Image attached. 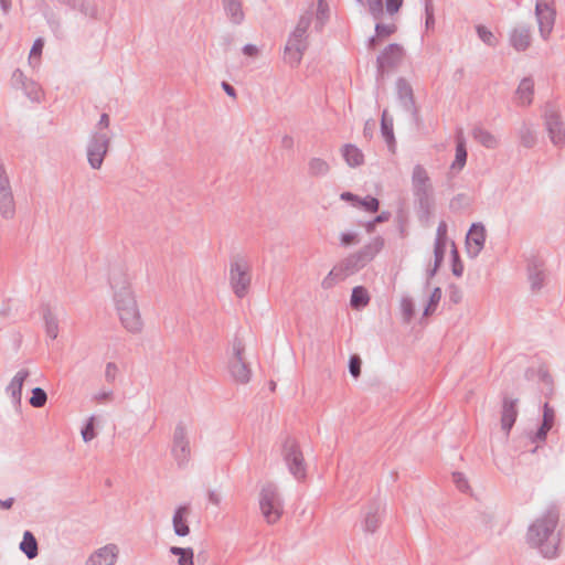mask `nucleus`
<instances>
[{"instance_id": "nucleus-1", "label": "nucleus", "mask_w": 565, "mask_h": 565, "mask_svg": "<svg viewBox=\"0 0 565 565\" xmlns=\"http://www.w3.org/2000/svg\"><path fill=\"white\" fill-rule=\"evenodd\" d=\"M559 514L555 509H547L536 515L527 525L525 542L542 557L554 559L559 554L561 533Z\"/></svg>"}, {"instance_id": "nucleus-2", "label": "nucleus", "mask_w": 565, "mask_h": 565, "mask_svg": "<svg viewBox=\"0 0 565 565\" xmlns=\"http://www.w3.org/2000/svg\"><path fill=\"white\" fill-rule=\"evenodd\" d=\"M441 299V289L431 286L429 281L423 286L414 296L404 295L399 300V309L403 321L409 323L416 312V307L423 308V317L433 315Z\"/></svg>"}, {"instance_id": "nucleus-3", "label": "nucleus", "mask_w": 565, "mask_h": 565, "mask_svg": "<svg viewBox=\"0 0 565 565\" xmlns=\"http://www.w3.org/2000/svg\"><path fill=\"white\" fill-rule=\"evenodd\" d=\"M411 184L416 209L422 217L427 218L434 211L435 195L429 173L424 166H414Z\"/></svg>"}, {"instance_id": "nucleus-4", "label": "nucleus", "mask_w": 565, "mask_h": 565, "mask_svg": "<svg viewBox=\"0 0 565 565\" xmlns=\"http://www.w3.org/2000/svg\"><path fill=\"white\" fill-rule=\"evenodd\" d=\"M312 15V11L303 13L287 40L284 61L291 67L300 64L303 53L308 47V29L311 24Z\"/></svg>"}, {"instance_id": "nucleus-5", "label": "nucleus", "mask_w": 565, "mask_h": 565, "mask_svg": "<svg viewBox=\"0 0 565 565\" xmlns=\"http://www.w3.org/2000/svg\"><path fill=\"white\" fill-rule=\"evenodd\" d=\"M110 131L93 130L87 137L85 154L93 170H100L111 147Z\"/></svg>"}, {"instance_id": "nucleus-6", "label": "nucleus", "mask_w": 565, "mask_h": 565, "mask_svg": "<svg viewBox=\"0 0 565 565\" xmlns=\"http://www.w3.org/2000/svg\"><path fill=\"white\" fill-rule=\"evenodd\" d=\"M258 504L260 513L268 524H275L279 521L284 513V503L278 488L270 482L262 486Z\"/></svg>"}, {"instance_id": "nucleus-7", "label": "nucleus", "mask_w": 565, "mask_h": 565, "mask_svg": "<svg viewBox=\"0 0 565 565\" xmlns=\"http://www.w3.org/2000/svg\"><path fill=\"white\" fill-rule=\"evenodd\" d=\"M245 343L235 338L227 350V370L231 377L241 384L249 382L252 371L245 360Z\"/></svg>"}, {"instance_id": "nucleus-8", "label": "nucleus", "mask_w": 565, "mask_h": 565, "mask_svg": "<svg viewBox=\"0 0 565 565\" xmlns=\"http://www.w3.org/2000/svg\"><path fill=\"white\" fill-rule=\"evenodd\" d=\"M428 262L426 268L428 279L446 266H449L454 276L458 278L463 274V264L458 249H433Z\"/></svg>"}, {"instance_id": "nucleus-9", "label": "nucleus", "mask_w": 565, "mask_h": 565, "mask_svg": "<svg viewBox=\"0 0 565 565\" xmlns=\"http://www.w3.org/2000/svg\"><path fill=\"white\" fill-rule=\"evenodd\" d=\"M132 280L134 277L126 269L114 268L110 271L108 282L114 305L137 298Z\"/></svg>"}, {"instance_id": "nucleus-10", "label": "nucleus", "mask_w": 565, "mask_h": 565, "mask_svg": "<svg viewBox=\"0 0 565 565\" xmlns=\"http://www.w3.org/2000/svg\"><path fill=\"white\" fill-rule=\"evenodd\" d=\"M230 282L233 292L243 298L250 285V264L243 257H234L230 264Z\"/></svg>"}, {"instance_id": "nucleus-11", "label": "nucleus", "mask_w": 565, "mask_h": 565, "mask_svg": "<svg viewBox=\"0 0 565 565\" xmlns=\"http://www.w3.org/2000/svg\"><path fill=\"white\" fill-rule=\"evenodd\" d=\"M117 317L121 326L130 333H139L142 330L143 322L138 306L137 298L128 301L115 303Z\"/></svg>"}, {"instance_id": "nucleus-12", "label": "nucleus", "mask_w": 565, "mask_h": 565, "mask_svg": "<svg viewBox=\"0 0 565 565\" xmlns=\"http://www.w3.org/2000/svg\"><path fill=\"white\" fill-rule=\"evenodd\" d=\"M17 213L15 200L9 174L0 162V215L4 220L14 218Z\"/></svg>"}, {"instance_id": "nucleus-13", "label": "nucleus", "mask_w": 565, "mask_h": 565, "mask_svg": "<svg viewBox=\"0 0 565 565\" xmlns=\"http://www.w3.org/2000/svg\"><path fill=\"white\" fill-rule=\"evenodd\" d=\"M535 15L540 34L543 40H547L553 31L556 18L553 0H536Z\"/></svg>"}, {"instance_id": "nucleus-14", "label": "nucleus", "mask_w": 565, "mask_h": 565, "mask_svg": "<svg viewBox=\"0 0 565 565\" xmlns=\"http://www.w3.org/2000/svg\"><path fill=\"white\" fill-rule=\"evenodd\" d=\"M172 457L179 467H184L191 458V447L184 426H177L173 431Z\"/></svg>"}, {"instance_id": "nucleus-15", "label": "nucleus", "mask_w": 565, "mask_h": 565, "mask_svg": "<svg viewBox=\"0 0 565 565\" xmlns=\"http://www.w3.org/2000/svg\"><path fill=\"white\" fill-rule=\"evenodd\" d=\"M284 458L289 468V471L298 479L303 478L306 473V466L302 452L296 440L287 439L282 447Z\"/></svg>"}, {"instance_id": "nucleus-16", "label": "nucleus", "mask_w": 565, "mask_h": 565, "mask_svg": "<svg viewBox=\"0 0 565 565\" xmlns=\"http://www.w3.org/2000/svg\"><path fill=\"white\" fill-rule=\"evenodd\" d=\"M120 547L116 543H107L89 553L84 565H117Z\"/></svg>"}, {"instance_id": "nucleus-17", "label": "nucleus", "mask_w": 565, "mask_h": 565, "mask_svg": "<svg viewBox=\"0 0 565 565\" xmlns=\"http://www.w3.org/2000/svg\"><path fill=\"white\" fill-rule=\"evenodd\" d=\"M369 9L375 20H381L386 12L390 15L396 14L403 6L404 0H356Z\"/></svg>"}, {"instance_id": "nucleus-18", "label": "nucleus", "mask_w": 565, "mask_h": 565, "mask_svg": "<svg viewBox=\"0 0 565 565\" xmlns=\"http://www.w3.org/2000/svg\"><path fill=\"white\" fill-rule=\"evenodd\" d=\"M405 51L399 44L392 43L387 45L381 54L377 56V70L381 74L390 68H394L399 65L404 58Z\"/></svg>"}, {"instance_id": "nucleus-19", "label": "nucleus", "mask_w": 565, "mask_h": 565, "mask_svg": "<svg viewBox=\"0 0 565 565\" xmlns=\"http://www.w3.org/2000/svg\"><path fill=\"white\" fill-rule=\"evenodd\" d=\"M371 250L372 249H359L343 259L339 266L341 267L344 276H351L366 266L374 256Z\"/></svg>"}, {"instance_id": "nucleus-20", "label": "nucleus", "mask_w": 565, "mask_h": 565, "mask_svg": "<svg viewBox=\"0 0 565 565\" xmlns=\"http://www.w3.org/2000/svg\"><path fill=\"white\" fill-rule=\"evenodd\" d=\"M545 127L553 145L562 147L565 145V126L559 115L550 110L544 115Z\"/></svg>"}, {"instance_id": "nucleus-21", "label": "nucleus", "mask_w": 565, "mask_h": 565, "mask_svg": "<svg viewBox=\"0 0 565 565\" xmlns=\"http://www.w3.org/2000/svg\"><path fill=\"white\" fill-rule=\"evenodd\" d=\"M384 508L379 502L371 503L364 512L362 529L366 534H374L381 526Z\"/></svg>"}, {"instance_id": "nucleus-22", "label": "nucleus", "mask_w": 565, "mask_h": 565, "mask_svg": "<svg viewBox=\"0 0 565 565\" xmlns=\"http://www.w3.org/2000/svg\"><path fill=\"white\" fill-rule=\"evenodd\" d=\"M30 376V371L26 369L19 370L11 379L6 387V393L10 396L14 406H20L22 399V387L25 380Z\"/></svg>"}, {"instance_id": "nucleus-23", "label": "nucleus", "mask_w": 565, "mask_h": 565, "mask_svg": "<svg viewBox=\"0 0 565 565\" xmlns=\"http://www.w3.org/2000/svg\"><path fill=\"white\" fill-rule=\"evenodd\" d=\"M555 422V412L548 404L543 407V419L537 430L529 437L533 443H543L546 439L547 433L552 429Z\"/></svg>"}, {"instance_id": "nucleus-24", "label": "nucleus", "mask_w": 565, "mask_h": 565, "mask_svg": "<svg viewBox=\"0 0 565 565\" xmlns=\"http://www.w3.org/2000/svg\"><path fill=\"white\" fill-rule=\"evenodd\" d=\"M527 280L532 292L537 294L542 290L545 282V274L543 263L540 260H532L527 266Z\"/></svg>"}, {"instance_id": "nucleus-25", "label": "nucleus", "mask_w": 565, "mask_h": 565, "mask_svg": "<svg viewBox=\"0 0 565 565\" xmlns=\"http://www.w3.org/2000/svg\"><path fill=\"white\" fill-rule=\"evenodd\" d=\"M190 511L185 505L178 507L172 515L173 531L178 536L184 537L190 533L188 523Z\"/></svg>"}, {"instance_id": "nucleus-26", "label": "nucleus", "mask_w": 565, "mask_h": 565, "mask_svg": "<svg viewBox=\"0 0 565 565\" xmlns=\"http://www.w3.org/2000/svg\"><path fill=\"white\" fill-rule=\"evenodd\" d=\"M534 96V79L532 77H524L520 81L516 92L515 99L520 106H530L533 102Z\"/></svg>"}, {"instance_id": "nucleus-27", "label": "nucleus", "mask_w": 565, "mask_h": 565, "mask_svg": "<svg viewBox=\"0 0 565 565\" xmlns=\"http://www.w3.org/2000/svg\"><path fill=\"white\" fill-rule=\"evenodd\" d=\"M518 417V399L505 398L503 401L501 427L507 433L510 431Z\"/></svg>"}, {"instance_id": "nucleus-28", "label": "nucleus", "mask_w": 565, "mask_h": 565, "mask_svg": "<svg viewBox=\"0 0 565 565\" xmlns=\"http://www.w3.org/2000/svg\"><path fill=\"white\" fill-rule=\"evenodd\" d=\"M510 43L516 51H525L531 44V30L529 26L520 25L512 30Z\"/></svg>"}, {"instance_id": "nucleus-29", "label": "nucleus", "mask_w": 565, "mask_h": 565, "mask_svg": "<svg viewBox=\"0 0 565 565\" xmlns=\"http://www.w3.org/2000/svg\"><path fill=\"white\" fill-rule=\"evenodd\" d=\"M226 17L233 24H241L245 19L243 0H222Z\"/></svg>"}, {"instance_id": "nucleus-30", "label": "nucleus", "mask_w": 565, "mask_h": 565, "mask_svg": "<svg viewBox=\"0 0 565 565\" xmlns=\"http://www.w3.org/2000/svg\"><path fill=\"white\" fill-rule=\"evenodd\" d=\"M471 136L475 141L488 149H495L499 146L498 137L490 130L476 126L471 130Z\"/></svg>"}, {"instance_id": "nucleus-31", "label": "nucleus", "mask_w": 565, "mask_h": 565, "mask_svg": "<svg viewBox=\"0 0 565 565\" xmlns=\"http://www.w3.org/2000/svg\"><path fill=\"white\" fill-rule=\"evenodd\" d=\"M330 170V163L323 158L311 157L307 162V173L311 178H323Z\"/></svg>"}, {"instance_id": "nucleus-32", "label": "nucleus", "mask_w": 565, "mask_h": 565, "mask_svg": "<svg viewBox=\"0 0 565 565\" xmlns=\"http://www.w3.org/2000/svg\"><path fill=\"white\" fill-rule=\"evenodd\" d=\"M397 97L406 110L414 108V95L412 86L404 78H398L396 82Z\"/></svg>"}, {"instance_id": "nucleus-33", "label": "nucleus", "mask_w": 565, "mask_h": 565, "mask_svg": "<svg viewBox=\"0 0 565 565\" xmlns=\"http://www.w3.org/2000/svg\"><path fill=\"white\" fill-rule=\"evenodd\" d=\"M345 162L350 167H359L364 162V154L356 146L347 143L341 149Z\"/></svg>"}, {"instance_id": "nucleus-34", "label": "nucleus", "mask_w": 565, "mask_h": 565, "mask_svg": "<svg viewBox=\"0 0 565 565\" xmlns=\"http://www.w3.org/2000/svg\"><path fill=\"white\" fill-rule=\"evenodd\" d=\"M467 161V149H466V140L462 134H459L456 137V156L455 160L451 163V169L460 171Z\"/></svg>"}, {"instance_id": "nucleus-35", "label": "nucleus", "mask_w": 565, "mask_h": 565, "mask_svg": "<svg viewBox=\"0 0 565 565\" xmlns=\"http://www.w3.org/2000/svg\"><path fill=\"white\" fill-rule=\"evenodd\" d=\"M466 242L468 245L473 244L478 247H483L486 243V228L481 223H475L471 225L467 233Z\"/></svg>"}, {"instance_id": "nucleus-36", "label": "nucleus", "mask_w": 565, "mask_h": 565, "mask_svg": "<svg viewBox=\"0 0 565 565\" xmlns=\"http://www.w3.org/2000/svg\"><path fill=\"white\" fill-rule=\"evenodd\" d=\"M370 299V294L366 288L356 286L352 290L350 305L353 309L360 310L369 305Z\"/></svg>"}, {"instance_id": "nucleus-37", "label": "nucleus", "mask_w": 565, "mask_h": 565, "mask_svg": "<svg viewBox=\"0 0 565 565\" xmlns=\"http://www.w3.org/2000/svg\"><path fill=\"white\" fill-rule=\"evenodd\" d=\"M19 547L29 559H33L38 556V542L30 531H25L23 533V537Z\"/></svg>"}, {"instance_id": "nucleus-38", "label": "nucleus", "mask_w": 565, "mask_h": 565, "mask_svg": "<svg viewBox=\"0 0 565 565\" xmlns=\"http://www.w3.org/2000/svg\"><path fill=\"white\" fill-rule=\"evenodd\" d=\"M520 142L525 148H533L536 143V132L531 124L523 122L518 130Z\"/></svg>"}, {"instance_id": "nucleus-39", "label": "nucleus", "mask_w": 565, "mask_h": 565, "mask_svg": "<svg viewBox=\"0 0 565 565\" xmlns=\"http://www.w3.org/2000/svg\"><path fill=\"white\" fill-rule=\"evenodd\" d=\"M395 31H396V25L394 23H390V24L376 23L375 35L369 40V47L375 49L382 39L390 36Z\"/></svg>"}, {"instance_id": "nucleus-40", "label": "nucleus", "mask_w": 565, "mask_h": 565, "mask_svg": "<svg viewBox=\"0 0 565 565\" xmlns=\"http://www.w3.org/2000/svg\"><path fill=\"white\" fill-rule=\"evenodd\" d=\"M169 552L178 556V565H194V552L191 547L171 546Z\"/></svg>"}, {"instance_id": "nucleus-41", "label": "nucleus", "mask_w": 565, "mask_h": 565, "mask_svg": "<svg viewBox=\"0 0 565 565\" xmlns=\"http://www.w3.org/2000/svg\"><path fill=\"white\" fill-rule=\"evenodd\" d=\"M344 278H347V276H344L341 267L339 266V264L323 278V280L321 281V286L323 289H330L332 288L335 284H338L339 281L343 280Z\"/></svg>"}, {"instance_id": "nucleus-42", "label": "nucleus", "mask_w": 565, "mask_h": 565, "mask_svg": "<svg viewBox=\"0 0 565 565\" xmlns=\"http://www.w3.org/2000/svg\"><path fill=\"white\" fill-rule=\"evenodd\" d=\"M81 436H82V439L84 443H89L96 438V436H97L96 417L94 415L89 416L86 419V422L81 430Z\"/></svg>"}, {"instance_id": "nucleus-43", "label": "nucleus", "mask_w": 565, "mask_h": 565, "mask_svg": "<svg viewBox=\"0 0 565 565\" xmlns=\"http://www.w3.org/2000/svg\"><path fill=\"white\" fill-rule=\"evenodd\" d=\"M381 131L388 146H394L395 138L393 132V120L387 118L386 110H384L382 115Z\"/></svg>"}, {"instance_id": "nucleus-44", "label": "nucleus", "mask_w": 565, "mask_h": 565, "mask_svg": "<svg viewBox=\"0 0 565 565\" xmlns=\"http://www.w3.org/2000/svg\"><path fill=\"white\" fill-rule=\"evenodd\" d=\"M329 4L326 0H318L317 1V9H316V28L322 29L324 23L329 19Z\"/></svg>"}, {"instance_id": "nucleus-45", "label": "nucleus", "mask_w": 565, "mask_h": 565, "mask_svg": "<svg viewBox=\"0 0 565 565\" xmlns=\"http://www.w3.org/2000/svg\"><path fill=\"white\" fill-rule=\"evenodd\" d=\"M456 247L455 243L451 241H448L447 237V224L445 221L439 222L437 227V236L435 241V247Z\"/></svg>"}, {"instance_id": "nucleus-46", "label": "nucleus", "mask_w": 565, "mask_h": 565, "mask_svg": "<svg viewBox=\"0 0 565 565\" xmlns=\"http://www.w3.org/2000/svg\"><path fill=\"white\" fill-rule=\"evenodd\" d=\"M25 95L32 100V102H41L43 97V92L40 87V85L33 81H30L29 83H25V85L22 87Z\"/></svg>"}, {"instance_id": "nucleus-47", "label": "nucleus", "mask_w": 565, "mask_h": 565, "mask_svg": "<svg viewBox=\"0 0 565 565\" xmlns=\"http://www.w3.org/2000/svg\"><path fill=\"white\" fill-rule=\"evenodd\" d=\"M356 207H361L366 212L374 213L379 210V200L371 195H367L364 199L359 198Z\"/></svg>"}, {"instance_id": "nucleus-48", "label": "nucleus", "mask_w": 565, "mask_h": 565, "mask_svg": "<svg viewBox=\"0 0 565 565\" xmlns=\"http://www.w3.org/2000/svg\"><path fill=\"white\" fill-rule=\"evenodd\" d=\"M47 401V395L41 387H35L32 390V396L30 398V404L33 407L40 408L45 405Z\"/></svg>"}, {"instance_id": "nucleus-49", "label": "nucleus", "mask_w": 565, "mask_h": 565, "mask_svg": "<svg viewBox=\"0 0 565 565\" xmlns=\"http://www.w3.org/2000/svg\"><path fill=\"white\" fill-rule=\"evenodd\" d=\"M92 399L96 404L109 403L114 399V392L110 388L103 387L94 393Z\"/></svg>"}, {"instance_id": "nucleus-50", "label": "nucleus", "mask_w": 565, "mask_h": 565, "mask_svg": "<svg viewBox=\"0 0 565 565\" xmlns=\"http://www.w3.org/2000/svg\"><path fill=\"white\" fill-rule=\"evenodd\" d=\"M477 33H478V36L480 38V40L482 42H484L487 45L489 46H494L497 44V39L495 36L493 35V33L487 29L486 26L483 25H478L477 26Z\"/></svg>"}, {"instance_id": "nucleus-51", "label": "nucleus", "mask_w": 565, "mask_h": 565, "mask_svg": "<svg viewBox=\"0 0 565 565\" xmlns=\"http://www.w3.org/2000/svg\"><path fill=\"white\" fill-rule=\"evenodd\" d=\"M45 331L51 339L57 338L58 323L57 320L51 315L45 316Z\"/></svg>"}, {"instance_id": "nucleus-52", "label": "nucleus", "mask_w": 565, "mask_h": 565, "mask_svg": "<svg viewBox=\"0 0 565 565\" xmlns=\"http://www.w3.org/2000/svg\"><path fill=\"white\" fill-rule=\"evenodd\" d=\"M118 375V366L114 362H108L105 365L104 376L106 382L114 383Z\"/></svg>"}, {"instance_id": "nucleus-53", "label": "nucleus", "mask_w": 565, "mask_h": 565, "mask_svg": "<svg viewBox=\"0 0 565 565\" xmlns=\"http://www.w3.org/2000/svg\"><path fill=\"white\" fill-rule=\"evenodd\" d=\"M361 364H362V361H361L360 356L352 355L350 358L349 371L354 379H358L361 374Z\"/></svg>"}, {"instance_id": "nucleus-54", "label": "nucleus", "mask_w": 565, "mask_h": 565, "mask_svg": "<svg viewBox=\"0 0 565 565\" xmlns=\"http://www.w3.org/2000/svg\"><path fill=\"white\" fill-rule=\"evenodd\" d=\"M426 28L430 29L435 25L434 6L430 0L425 1Z\"/></svg>"}, {"instance_id": "nucleus-55", "label": "nucleus", "mask_w": 565, "mask_h": 565, "mask_svg": "<svg viewBox=\"0 0 565 565\" xmlns=\"http://www.w3.org/2000/svg\"><path fill=\"white\" fill-rule=\"evenodd\" d=\"M452 479L459 490H461V491L468 490V480L463 473L455 472L452 475Z\"/></svg>"}, {"instance_id": "nucleus-56", "label": "nucleus", "mask_w": 565, "mask_h": 565, "mask_svg": "<svg viewBox=\"0 0 565 565\" xmlns=\"http://www.w3.org/2000/svg\"><path fill=\"white\" fill-rule=\"evenodd\" d=\"M43 46H44V42L42 39H36L31 47V51H30V56H29V61L30 63H32V60L35 57V56H40L41 53H42V50H43Z\"/></svg>"}, {"instance_id": "nucleus-57", "label": "nucleus", "mask_w": 565, "mask_h": 565, "mask_svg": "<svg viewBox=\"0 0 565 565\" xmlns=\"http://www.w3.org/2000/svg\"><path fill=\"white\" fill-rule=\"evenodd\" d=\"M109 126H110V118H109L108 114L104 113V114H102L94 130L109 131Z\"/></svg>"}, {"instance_id": "nucleus-58", "label": "nucleus", "mask_w": 565, "mask_h": 565, "mask_svg": "<svg viewBox=\"0 0 565 565\" xmlns=\"http://www.w3.org/2000/svg\"><path fill=\"white\" fill-rule=\"evenodd\" d=\"M12 81L17 84V85H20L21 88L25 85V83H29L31 79H29L24 73L21 71V70H15L13 73H12Z\"/></svg>"}, {"instance_id": "nucleus-59", "label": "nucleus", "mask_w": 565, "mask_h": 565, "mask_svg": "<svg viewBox=\"0 0 565 565\" xmlns=\"http://www.w3.org/2000/svg\"><path fill=\"white\" fill-rule=\"evenodd\" d=\"M222 499H223V497H222L221 492L217 490H210L207 492V500L214 507H218L222 502Z\"/></svg>"}, {"instance_id": "nucleus-60", "label": "nucleus", "mask_w": 565, "mask_h": 565, "mask_svg": "<svg viewBox=\"0 0 565 565\" xmlns=\"http://www.w3.org/2000/svg\"><path fill=\"white\" fill-rule=\"evenodd\" d=\"M340 198L341 200L351 202L353 206H356V203L359 201V196L351 192H343L341 193Z\"/></svg>"}, {"instance_id": "nucleus-61", "label": "nucleus", "mask_w": 565, "mask_h": 565, "mask_svg": "<svg viewBox=\"0 0 565 565\" xmlns=\"http://www.w3.org/2000/svg\"><path fill=\"white\" fill-rule=\"evenodd\" d=\"M222 88L230 97L236 98V90L231 84H228L227 82H223Z\"/></svg>"}, {"instance_id": "nucleus-62", "label": "nucleus", "mask_w": 565, "mask_h": 565, "mask_svg": "<svg viewBox=\"0 0 565 565\" xmlns=\"http://www.w3.org/2000/svg\"><path fill=\"white\" fill-rule=\"evenodd\" d=\"M243 52H244V54H246L248 56H255L258 53V49L253 44H246L243 47Z\"/></svg>"}, {"instance_id": "nucleus-63", "label": "nucleus", "mask_w": 565, "mask_h": 565, "mask_svg": "<svg viewBox=\"0 0 565 565\" xmlns=\"http://www.w3.org/2000/svg\"><path fill=\"white\" fill-rule=\"evenodd\" d=\"M14 503V498H8L6 500L0 499V509L10 510Z\"/></svg>"}, {"instance_id": "nucleus-64", "label": "nucleus", "mask_w": 565, "mask_h": 565, "mask_svg": "<svg viewBox=\"0 0 565 565\" xmlns=\"http://www.w3.org/2000/svg\"><path fill=\"white\" fill-rule=\"evenodd\" d=\"M12 6V0H0V8L3 14H8Z\"/></svg>"}]
</instances>
